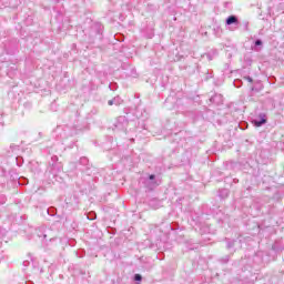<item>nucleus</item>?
I'll use <instances>...</instances> for the list:
<instances>
[{
    "instance_id": "obj_2",
    "label": "nucleus",
    "mask_w": 284,
    "mask_h": 284,
    "mask_svg": "<svg viewBox=\"0 0 284 284\" xmlns=\"http://www.w3.org/2000/svg\"><path fill=\"white\" fill-rule=\"evenodd\" d=\"M125 125H128V119L123 115L119 116L115 122V128H118V130H123Z\"/></svg>"
},
{
    "instance_id": "obj_5",
    "label": "nucleus",
    "mask_w": 284,
    "mask_h": 284,
    "mask_svg": "<svg viewBox=\"0 0 284 284\" xmlns=\"http://www.w3.org/2000/svg\"><path fill=\"white\" fill-rule=\"evenodd\" d=\"M142 278H143V277H142L140 274H135V275H134V280H135V281H141Z\"/></svg>"
},
{
    "instance_id": "obj_7",
    "label": "nucleus",
    "mask_w": 284,
    "mask_h": 284,
    "mask_svg": "<svg viewBox=\"0 0 284 284\" xmlns=\"http://www.w3.org/2000/svg\"><path fill=\"white\" fill-rule=\"evenodd\" d=\"M246 80L248 83H252V81H253L252 78H250V77H246Z\"/></svg>"
},
{
    "instance_id": "obj_6",
    "label": "nucleus",
    "mask_w": 284,
    "mask_h": 284,
    "mask_svg": "<svg viewBox=\"0 0 284 284\" xmlns=\"http://www.w3.org/2000/svg\"><path fill=\"white\" fill-rule=\"evenodd\" d=\"M255 45H263V41L256 40V41H255Z\"/></svg>"
},
{
    "instance_id": "obj_8",
    "label": "nucleus",
    "mask_w": 284,
    "mask_h": 284,
    "mask_svg": "<svg viewBox=\"0 0 284 284\" xmlns=\"http://www.w3.org/2000/svg\"><path fill=\"white\" fill-rule=\"evenodd\" d=\"M154 178H155L154 175L149 176L150 181H154Z\"/></svg>"
},
{
    "instance_id": "obj_4",
    "label": "nucleus",
    "mask_w": 284,
    "mask_h": 284,
    "mask_svg": "<svg viewBox=\"0 0 284 284\" xmlns=\"http://www.w3.org/2000/svg\"><path fill=\"white\" fill-rule=\"evenodd\" d=\"M109 105H121V98H114L113 100H109Z\"/></svg>"
},
{
    "instance_id": "obj_3",
    "label": "nucleus",
    "mask_w": 284,
    "mask_h": 284,
    "mask_svg": "<svg viewBox=\"0 0 284 284\" xmlns=\"http://www.w3.org/2000/svg\"><path fill=\"white\" fill-rule=\"evenodd\" d=\"M239 26V18H236V16H230L227 19H226V26Z\"/></svg>"
},
{
    "instance_id": "obj_1",
    "label": "nucleus",
    "mask_w": 284,
    "mask_h": 284,
    "mask_svg": "<svg viewBox=\"0 0 284 284\" xmlns=\"http://www.w3.org/2000/svg\"><path fill=\"white\" fill-rule=\"evenodd\" d=\"M253 123L256 128H261V125H265V123H267V116L264 113H261L258 119L253 120Z\"/></svg>"
}]
</instances>
